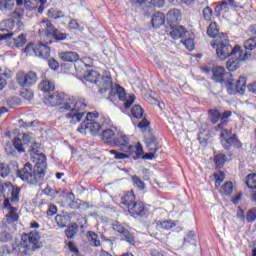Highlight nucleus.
Wrapping results in <instances>:
<instances>
[{
	"instance_id": "f257e3e1",
	"label": "nucleus",
	"mask_w": 256,
	"mask_h": 256,
	"mask_svg": "<svg viewBox=\"0 0 256 256\" xmlns=\"http://www.w3.org/2000/svg\"><path fill=\"white\" fill-rule=\"evenodd\" d=\"M44 103L48 107L59 105L60 111H69L66 114V119H70V123H79L85 117V109H87L85 98H75L59 92L46 95Z\"/></svg>"
},
{
	"instance_id": "f03ea898",
	"label": "nucleus",
	"mask_w": 256,
	"mask_h": 256,
	"mask_svg": "<svg viewBox=\"0 0 256 256\" xmlns=\"http://www.w3.org/2000/svg\"><path fill=\"white\" fill-rule=\"evenodd\" d=\"M30 151L34 153L32 159L36 163L34 167L31 163H26L22 169L17 171V177L29 185H37L43 181L47 173V157L43 153H37V149L34 147Z\"/></svg>"
},
{
	"instance_id": "7ed1b4c3",
	"label": "nucleus",
	"mask_w": 256,
	"mask_h": 256,
	"mask_svg": "<svg viewBox=\"0 0 256 256\" xmlns=\"http://www.w3.org/2000/svg\"><path fill=\"white\" fill-rule=\"evenodd\" d=\"M39 241V234L36 231H32L29 234H23L21 237V242L12 244V250L9 253L12 255H27V248L31 245H37Z\"/></svg>"
},
{
	"instance_id": "20e7f679",
	"label": "nucleus",
	"mask_w": 256,
	"mask_h": 256,
	"mask_svg": "<svg viewBox=\"0 0 256 256\" xmlns=\"http://www.w3.org/2000/svg\"><path fill=\"white\" fill-rule=\"evenodd\" d=\"M19 193H21V188L19 186H13L11 182L0 184V195L5 197L4 209H11V202L17 203L19 201Z\"/></svg>"
},
{
	"instance_id": "39448f33",
	"label": "nucleus",
	"mask_w": 256,
	"mask_h": 256,
	"mask_svg": "<svg viewBox=\"0 0 256 256\" xmlns=\"http://www.w3.org/2000/svg\"><path fill=\"white\" fill-rule=\"evenodd\" d=\"M211 45L214 49H216V55L220 59H227V57H233L234 54H231L233 51V47L229 44V39L227 35L221 34L216 37L212 42Z\"/></svg>"
},
{
	"instance_id": "423d86ee",
	"label": "nucleus",
	"mask_w": 256,
	"mask_h": 256,
	"mask_svg": "<svg viewBox=\"0 0 256 256\" xmlns=\"http://www.w3.org/2000/svg\"><path fill=\"white\" fill-rule=\"evenodd\" d=\"M99 119V113L89 112L86 115V120L78 127V133L85 135L89 131L92 135H97V132L101 129V124L97 122Z\"/></svg>"
},
{
	"instance_id": "0eeeda50",
	"label": "nucleus",
	"mask_w": 256,
	"mask_h": 256,
	"mask_svg": "<svg viewBox=\"0 0 256 256\" xmlns=\"http://www.w3.org/2000/svg\"><path fill=\"white\" fill-rule=\"evenodd\" d=\"M231 55L235 56V58L230 56L231 58L226 62V69H228V71H237L240 61H247V59L251 57V53L242 50L241 46L238 45L233 48Z\"/></svg>"
},
{
	"instance_id": "6e6552de",
	"label": "nucleus",
	"mask_w": 256,
	"mask_h": 256,
	"mask_svg": "<svg viewBox=\"0 0 256 256\" xmlns=\"http://www.w3.org/2000/svg\"><path fill=\"white\" fill-rule=\"evenodd\" d=\"M125 153L117 152V150H110V155H114V159H139L144 153L143 146L140 143L133 145H127L124 150Z\"/></svg>"
},
{
	"instance_id": "1a4fd4ad",
	"label": "nucleus",
	"mask_w": 256,
	"mask_h": 256,
	"mask_svg": "<svg viewBox=\"0 0 256 256\" xmlns=\"http://www.w3.org/2000/svg\"><path fill=\"white\" fill-rule=\"evenodd\" d=\"M39 33H45L46 37L56 39V41H65L67 34L59 31L49 20H42Z\"/></svg>"
},
{
	"instance_id": "9d476101",
	"label": "nucleus",
	"mask_w": 256,
	"mask_h": 256,
	"mask_svg": "<svg viewBox=\"0 0 256 256\" xmlns=\"http://www.w3.org/2000/svg\"><path fill=\"white\" fill-rule=\"evenodd\" d=\"M247 89V78L241 76L235 83V80H231L227 84V91L229 95H235V93H240L243 95Z\"/></svg>"
},
{
	"instance_id": "9b49d317",
	"label": "nucleus",
	"mask_w": 256,
	"mask_h": 256,
	"mask_svg": "<svg viewBox=\"0 0 256 256\" xmlns=\"http://www.w3.org/2000/svg\"><path fill=\"white\" fill-rule=\"evenodd\" d=\"M16 79L20 87H31L37 83V74L33 71H30L27 74L19 72Z\"/></svg>"
},
{
	"instance_id": "f8f14e48",
	"label": "nucleus",
	"mask_w": 256,
	"mask_h": 256,
	"mask_svg": "<svg viewBox=\"0 0 256 256\" xmlns=\"http://www.w3.org/2000/svg\"><path fill=\"white\" fill-rule=\"evenodd\" d=\"M116 93L120 99V101H123V105L125 109H129L133 103H135V95H129L127 96V93H125V88L117 85L116 86Z\"/></svg>"
},
{
	"instance_id": "ddd939ff",
	"label": "nucleus",
	"mask_w": 256,
	"mask_h": 256,
	"mask_svg": "<svg viewBox=\"0 0 256 256\" xmlns=\"http://www.w3.org/2000/svg\"><path fill=\"white\" fill-rule=\"evenodd\" d=\"M113 229H114V231H117L118 233H120V235H122L123 241H127L131 245H133L135 243V238L133 237V234L130 233L129 230L125 229V227H123V225H121V223H119V222L114 223Z\"/></svg>"
},
{
	"instance_id": "4468645a",
	"label": "nucleus",
	"mask_w": 256,
	"mask_h": 256,
	"mask_svg": "<svg viewBox=\"0 0 256 256\" xmlns=\"http://www.w3.org/2000/svg\"><path fill=\"white\" fill-rule=\"evenodd\" d=\"M113 143L116 147H120L121 151H125V147L129 145V137L123 132H117L113 138Z\"/></svg>"
},
{
	"instance_id": "2eb2a0df",
	"label": "nucleus",
	"mask_w": 256,
	"mask_h": 256,
	"mask_svg": "<svg viewBox=\"0 0 256 256\" xmlns=\"http://www.w3.org/2000/svg\"><path fill=\"white\" fill-rule=\"evenodd\" d=\"M144 143L146 144V147L148 151L151 153H157L159 151V142L157 141V138L153 135L146 136L144 139Z\"/></svg>"
},
{
	"instance_id": "dca6fc26",
	"label": "nucleus",
	"mask_w": 256,
	"mask_h": 256,
	"mask_svg": "<svg viewBox=\"0 0 256 256\" xmlns=\"http://www.w3.org/2000/svg\"><path fill=\"white\" fill-rule=\"evenodd\" d=\"M169 35L172 39H175V40L183 39V37H185V35H187V30L185 29V27H183L181 25L171 26Z\"/></svg>"
},
{
	"instance_id": "f3484780",
	"label": "nucleus",
	"mask_w": 256,
	"mask_h": 256,
	"mask_svg": "<svg viewBox=\"0 0 256 256\" xmlns=\"http://www.w3.org/2000/svg\"><path fill=\"white\" fill-rule=\"evenodd\" d=\"M51 56V49L43 42L36 44V57L40 59H48Z\"/></svg>"
},
{
	"instance_id": "a211bd4d",
	"label": "nucleus",
	"mask_w": 256,
	"mask_h": 256,
	"mask_svg": "<svg viewBox=\"0 0 256 256\" xmlns=\"http://www.w3.org/2000/svg\"><path fill=\"white\" fill-rule=\"evenodd\" d=\"M128 211L129 213H132V215L143 217V215L147 213V207H145L143 202H135L130 208H128Z\"/></svg>"
},
{
	"instance_id": "6ab92c4d",
	"label": "nucleus",
	"mask_w": 256,
	"mask_h": 256,
	"mask_svg": "<svg viewBox=\"0 0 256 256\" xmlns=\"http://www.w3.org/2000/svg\"><path fill=\"white\" fill-rule=\"evenodd\" d=\"M100 77L101 74H99V72L95 70H87L83 76L84 81H86V83H91L93 85H97L99 83Z\"/></svg>"
},
{
	"instance_id": "aec40b11",
	"label": "nucleus",
	"mask_w": 256,
	"mask_h": 256,
	"mask_svg": "<svg viewBox=\"0 0 256 256\" xmlns=\"http://www.w3.org/2000/svg\"><path fill=\"white\" fill-rule=\"evenodd\" d=\"M221 143L224 147V149L229 150L233 145H236V147H242L241 141L237 139L236 136H231L230 138H225L221 140Z\"/></svg>"
},
{
	"instance_id": "412c9836",
	"label": "nucleus",
	"mask_w": 256,
	"mask_h": 256,
	"mask_svg": "<svg viewBox=\"0 0 256 256\" xmlns=\"http://www.w3.org/2000/svg\"><path fill=\"white\" fill-rule=\"evenodd\" d=\"M59 57L62 61H66L67 63H75L79 59V54L73 51L61 52Z\"/></svg>"
},
{
	"instance_id": "4be33fe9",
	"label": "nucleus",
	"mask_w": 256,
	"mask_h": 256,
	"mask_svg": "<svg viewBox=\"0 0 256 256\" xmlns=\"http://www.w3.org/2000/svg\"><path fill=\"white\" fill-rule=\"evenodd\" d=\"M166 17L169 23H179L181 21V11L179 9H171Z\"/></svg>"
},
{
	"instance_id": "5701e85b",
	"label": "nucleus",
	"mask_w": 256,
	"mask_h": 256,
	"mask_svg": "<svg viewBox=\"0 0 256 256\" xmlns=\"http://www.w3.org/2000/svg\"><path fill=\"white\" fill-rule=\"evenodd\" d=\"M213 79L216 83H223V77L225 76V68L217 66L212 70Z\"/></svg>"
},
{
	"instance_id": "b1692460",
	"label": "nucleus",
	"mask_w": 256,
	"mask_h": 256,
	"mask_svg": "<svg viewBox=\"0 0 256 256\" xmlns=\"http://www.w3.org/2000/svg\"><path fill=\"white\" fill-rule=\"evenodd\" d=\"M122 203H123V205L128 207V209L133 204H135V192L133 190L127 192L126 195H124V197L122 198Z\"/></svg>"
},
{
	"instance_id": "393cba45",
	"label": "nucleus",
	"mask_w": 256,
	"mask_h": 256,
	"mask_svg": "<svg viewBox=\"0 0 256 256\" xmlns=\"http://www.w3.org/2000/svg\"><path fill=\"white\" fill-rule=\"evenodd\" d=\"M152 26L153 27H161V25H163L165 23V14L161 13V12H156L153 16H152Z\"/></svg>"
},
{
	"instance_id": "a878e982",
	"label": "nucleus",
	"mask_w": 256,
	"mask_h": 256,
	"mask_svg": "<svg viewBox=\"0 0 256 256\" xmlns=\"http://www.w3.org/2000/svg\"><path fill=\"white\" fill-rule=\"evenodd\" d=\"M116 135H117V133H115V131H113V129H105V130H103L100 137H101L102 141H107V143H113V139H115Z\"/></svg>"
},
{
	"instance_id": "bb28decb",
	"label": "nucleus",
	"mask_w": 256,
	"mask_h": 256,
	"mask_svg": "<svg viewBox=\"0 0 256 256\" xmlns=\"http://www.w3.org/2000/svg\"><path fill=\"white\" fill-rule=\"evenodd\" d=\"M74 67L75 70L77 71V73H87V68L91 67V65H87V63H85V61L81 60V59H77L74 62Z\"/></svg>"
},
{
	"instance_id": "cd10ccee",
	"label": "nucleus",
	"mask_w": 256,
	"mask_h": 256,
	"mask_svg": "<svg viewBox=\"0 0 256 256\" xmlns=\"http://www.w3.org/2000/svg\"><path fill=\"white\" fill-rule=\"evenodd\" d=\"M47 15L51 19H63V17H65V13L57 8H50Z\"/></svg>"
},
{
	"instance_id": "c85d7f7f",
	"label": "nucleus",
	"mask_w": 256,
	"mask_h": 256,
	"mask_svg": "<svg viewBox=\"0 0 256 256\" xmlns=\"http://www.w3.org/2000/svg\"><path fill=\"white\" fill-rule=\"evenodd\" d=\"M209 121L215 125L221 119V112L217 109H210L208 111Z\"/></svg>"
},
{
	"instance_id": "c756f323",
	"label": "nucleus",
	"mask_w": 256,
	"mask_h": 256,
	"mask_svg": "<svg viewBox=\"0 0 256 256\" xmlns=\"http://www.w3.org/2000/svg\"><path fill=\"white\" fill-rule=\"evenodd\" d=\"M87 237L92 247H99V245H101V241H99V236L97 235V233L89 231Z\"/></svg>"
},
{
	"instance_id": "7c9ffc66",
	"label": "nucleus",
	"mask_w": 256,
	"mask_h": 256,
	"mask_svg": "<svg viewBox=\"0 0 256 256\" xmlns=\"http://www.w3.org/2000/svg\"><path fill=\"white\" fill-rule=\"evenodd\" d=\"M68 199L69 201H71L68 204L70 209H79V207H81V200L80 199L75 200V194H73V192L68 193Z\"/></svg>"
},
{
	"instance_id": "2f4dec72",
	"label": "nucleus",
	"mask_w": 256,
	"mask_h": 256,
	"mask_svg": "<svg viewBox=\"0 0 256 256\" xmlns=\"http://www.w3.org/2000/svg\"><path fill=\"white\" fill-rule=\"evenodd\" d=\"M39 89H41V91H43L44 93H50V91L55 90V85L50 81L45 80L39 84Z\"/></svg>"
},
{
	"instance_id": "473e14b6",
	"label": "nucleus",
	"mask_w": 256,
	"mask_h": 256,
	"mask_svg": "<svg viewBox=\"0 0 256 256\" xmlns=\"http://www.w3.org/2000/svg\"><path fill=\"white\" fill-rule=\"evenodd\" d=\"M15 6V0H0L1 11H11Z\"/></svg>"
},
{
	"instance_id": "72a5a7b5",
	"label": "nucleus",
	"mask_w": 256,
	"mask_h": 256,
	"mask_svg": "<svg viewBox=\"0 0 256 256\" xmlns=\"http://www.w3.org/2000/svg\"><path fill=\"white\" fill-rule=\"evenodd\" d=\"M111 85H113L111 77L105 76V77L99 78L98 87H102L105 90H107V89H110Z\"/></svg>"
},
{
	"instance_id": "f704fd0d",
	"label": "nucleus",
	"mask_w": 256,
	"mask_h": 256,
	"mask_svg": "<svg viewBox=\"0 0 256 256\" xmlns=\"http://www.w3.org/2000/svg\"><path fill=\"white\" fill-rule=\"evenodd\" d=\"M221 195H231L233 193V182H226L220 188Z\"/></svg>"
},
{
	"instance_id": "c9c22d12",
	"label": "nucleus",
	"mask_w": 256,
	"mask_h": 256,
	"mask_svg": "<svg viewBox=\"0 0 256 256\" xmlns=\"http://www.w3.org/2000/svg\"><path fill=\"white\" fill-rule=\"evenodd\" d=\"M144 110L140 105H135L131 109V115L134 119H141L143 117Z\"/></svg>"
},
{
	"instance_id": "e433bc0d",
	"label": "nucleus",
	"mask_w": 256,
	"mask_h": 256,
	"mask_svg": "<svg viewBox=\"0 0 256 256\" xmlns=\"http://www.w3.org/2000/svg\"><path fill=\"white\" fill-rule=\"evenodd\" d=\"M256 47V38L252 37L244 42V49L241 48L242 51H253Z\"/></svg>"
},
{
	"instance_id": "4c0bfd02",
	"label": "nucleus",
	"mask_w": 256,
	"mask_h": 256,
	"mask_svg": "<svg viewBox=\"0 0 256 256\" xmlns=\"http://www.w3.org/2000/svg\"><path fill=\"white\" fill-rule=\"evenodd\" d=\"M207 34L209 37L215 38L217 35H219V29L217 28V23L212 22L208 26Z\"/></svg>"
},
{
	"instance_id": "58836bf2",
	"label": "nucleus",
	"mask_w": 256,
	"mask_h": 256,
	"mask_svg": "<svg viewBox=\"0 0 256 256\" xmlns=\"http://www.w3.org/2000/svg\"><path fill=\"white\" fill-rule=\"evenodd\" d=\"M225 161H227V156L225 154H218L214 158L215 165L218 169H221V167L225 165Z\"/></svg>"
},
{
	"instance_id": "ea45409f",
	"label": "nucleus",
	"mask_w": 256,
	"mask_h": 256,
	"mask_svg": "<svg viewBox=\"0 0 256 256\" xmlns=\"http://www.w3.org/2000/svg\"><path fill=\"white\" fill-rule=\"evenodd\" d=\"M132 183L134 187H137L140 191L145 190V182H143L137 175L132 176Z\"/></svg>"
},
{
	"instance_id": "a19ab883",
	"label": "nucleus",
	"mask_w": 256,
	"mask_h": 256,
	"mask_svg": "<svg viewBox=\"0 0 256 256\" xmlns=\"http://www.w3.org/2000/svg\"><path fill=\"white\" fill-rule=\"evenodd\" d=\"M246 185L248 189H256V174H249L246 177Z\"/></svg>"
},
{
	"instance_id": "79ce46f5",
	"label": "nucleus",
	"mask_w": 256,
	"mask_h": 256,
	"mask_svg": "<svg viewBox=\"0 0 256 256\" xmlns=\"http://www.w3.org/2000/svg\"><path fill=\"white\" fill-rule=\"evenodd\" d=\"M175 225H177V223L175 222L163 221V222H159L157 224V227H159V229H164L165 231H169V229H173Z\"/></svg>"
},
{
	"instance_id": "37998d69",
	"label": "nucleus",
	"mask_w": 256,
	"mask_h": 256,
	"mask_svg": "<svg viewBox=\"0 0 256 256\" xmlns=\"http://www.w3.org/2000/svg\"><path fill=\"white\" fill-rule=\"evenodd\" d=\"M246 221L247 223H255L256 221V207L251 208L246 213Z\"/></svg>"
},
{
	"instance_id": "c03bdc74",
	"label": "nucleus",
	"mask_w": 256,
	"mask_h": 256,
	"mask_svg": "<svg viewBox=\"0 0 256 256\" xmlns=\"http://www.w3.org/2000/svg\"><path fill=\"white\" fill-rule=\"evenodd\" d=\"M214 177L216 179L215 187H216V189H219V186L221 185V183H223V181H225V172L220 171V172L214 174Z\"/></svg>"
},
{
	"instance_id": "a18cd8bd",
	"label": "nucleus",
	"mask_w": 256,
	"mask_h": 256,
	"mask_svg": "<svg viewBox=\"0 0 256 256\" xmlns=\"http://www.w3.org/2000/svg\"><path fill=\"white\" fill-rule=\"evenodd\" d=\"M37 45L33 44V43H29L25 49H24V53H26V55H37Z\"/></svg>"
},
{
	"instance_id": "49530a36",
	"label": "nucleus",
	"mask_w": 256,
	"mask_h": 256,
	"mask_svg": "<svg viewBox=\"0 0 256 256\" xmlns=\"http://www.w3.org/2000/svg\"><path fill=\"white\" fill-rule=\"evenodd\" d=\"M25 43H27V37L25 36V34H21L16 39H14V45L16 47H23Z\"/></svg>"
},
{
	"instance_id": "de8ad7c7",
	"label": "nucleus",
	"mask_w": 256,
	"mask_h": 256,
	"mask_svg": "<svg viewBox=\"0 0 256 256\" xmlns=\"http://www.w3.org/2000/svg\"><path fill=\"white\" fill-rule=\"evenodd\" d=\"M195 231H190L185 237H184V244L191 243V245H195Z\"/></svg>"
},
{
	"instance_id": "09e8293b",
	"label": "nucleus",
	"mask_w": 256,
	"mask_h": 256,
	"mask_svg": "<svg viewBox=\"0 0 256 256\" xmlns=\"http://www.w3.org/2000/svg\"><path fill=\"white\" fill-rule=\"evenodd\" d=\"M182 43L188 51H193V49H195V40H193V38H187L183 40Z\"/></svg>"
},
{
	"instance_id": "8fccbe9b",
	"label": "nucleus",
	"mask_w": 256,
	"mask_h": 256,
	"mask_svg": "<svg viewBox=\"0 0 256 256\" xmlns=\"http://www.w3.org/2000/svg\"><path fill=\"white\" fill-rule=\"evenodd\" d=\"M10 171L11 170L9 169V166L7 164H0V177H3V179H5V177L9 175Z\"/></svg>"
},
{
	"instance_id": "3c124183",
	"label": "nucleus",
	"mask_w": 256,
	"mask_h": 256,
	"mask_svg": "<svg viewBox=\"0 0 256 256\" xmlns=\"http://www.w3.org/2000/svg\"><path fill=\"white\" fill-rule=\"evenodd\" d=\"M228 9H229V6L225 1L220 2L219 5L215 7L216 13H221L222 11L227 12Z\"/></svg>"
},
{
	"instance_id": "603ef678",
	"label": "nucleus",
	"mask_w": 256,
	"mask_h": 256,
	"mask_svg": "<svg viewBox=\"0 0 256 256\" xmlns=\"http://www.w3.org/2000/svg\"><path fill=\"white\" fill-rule=\"evenodd\" d=\"M13 146L15 147V149H17L19 153L25 152V149H23V144L20 138H14Z\"/></svg>"
},
{
	"instance_id": "864d4df0",
	"label": "nucleus",
	"mask_w": 256,
	"mask_h": 256,
	"mask_svg": "<svg viewBox=\"0 0 256 256\" xmlns=\"http://www.w3.org/2000/svg\"><path fill=\"white\" fill-rule=\"evenodd\" d=\"M12 235L11 233H9L8 231H3L0 234V241H2V243H7V241H11L12 239Z\"/></svg>"
},
{
	"instance_id": "5fc2aeb1",
	"label": "nucleus",
	"mask_w": 256,
	"mask_h": 256,
	"mask_svg": "<svg viewBox=\"0 0 256 256\" xmlns=\"http://www.w3.org/2000/svg\"><path fill=\"white\" fill-rule=\"evenodd\" d=\"M203 17L205 21H209L213 17V10L210 7L204 8Z\"/></svg>"
},
{
	"instance_id": "6e6d98bb",
	"label": "nucleus",
	"mask_w": 256,
	"mask_h": 256,
	"mask_svg": "<svg viewBox=\"0 0 256 256\" xmlns=\"http://www.w3.org/2000/svg\"><path fill=\"white\" fill-rule=\"evenodd\" d=\"M154 7H163L165 0H150ZM170 3H175V0H169Z\"/></svg>"
},
{
	"instance_id": "4d7b16f0",
	"label": "nucleus",
	"mask_w": 256,
	"mask_h": 256,
	"mask_svg": "<svg viewBox=\"0 0 256 256\" xmlns=\"http://www.w3.org/2000/svg\"><path fill=\"white\" fill-rule=\"evenodd\" d=\"M46 214L50 217H53V215H57V206L50 204L48 206V210L46 211Z\"/></svg>"
},
{
	"instance_id": "13d9d810",
	"label": "nucleus",
	"mask_w": 256,
	"mask_h": 256,
	"mask_svg": "<svg viewBox=\"0 0 256 256\" xmlns=\"http://www.w3.org/2000/svg\"><path fill=\"white\" fill-rule=\"evenodd\" d=\"M77 232L75 231V228L73 227H68L65 231V235L68 239H73V237H75V234Z\"/></svg>"
},
{
	"instance_id": "bf43d9fd",
	"label": "nucleus",
	"mask_w": 256,
	"mask_h": 256,
	"mask_svg": "<svg viewBox=\"0 0 256 256\" xmlns=\"http://www.w3.org/2000/svg\"><path fill=\"white\" fill-rule=\"evenodd\" d=\"M48 66L50 67V69H52L53 71H56V69H59V62H57V60L55 59H50L48 61Z\"/></svg>"
},
{
	"instance_id": "052dcab7",
	"label": "nucleus",
	"mask_w": 256,
	"mask_h": 256,
	"mask_svg": "<svg viewBox=\"0 0 256 256\" xmlns=\"http://www.w3.org/2000/svg\"><path fill=\"white\" fill-rule=\"evenodd\" d=\"M68 249L71 251V253H74V255H79V249L77 246H75V243L73 242H68Z\"/></svg>"
},
{
	"instance_id": "680f3d73",
	"label": "nucleus",
	"mask_w": 256,
	"mask_h": 256,
	"mask_svg": "<svg viewBox=\"0 0 256 256\" xmlns=\"http://www.w3.org/2000/svg\"><path fill=\"white\" fill-rule=\"evenodd\" d=\"M6 31H11L15 27V21L13 19L5 20Z\"/></svg>"
},
{
	"instance_id": "e2e57ef3",
	"label": "nucleus",
	"mask_w": 256,
	"mask_h": 256,
	"mask_svg": "<svg viewBox=\"0 0 256 256\" xmlns=\"http://www.w3.org/2000/svg\"><path fill=\"white\" fill-rule=\"evenodd\" d=\"M235 135L231 134V130L223 129L221 132V139H229L230 137H234Z\"/></svg>"
},
{
	"instance_id": "0e129e2a",
	"label": "nucleus",
	"mask_w": 256,
	"mask_h": 256,
	"mask_svg": "<svg viewBox=\"0 0 256 256\" xmlns=\"http://www.w3.org/2000/svg\"><path fill=\"white\" fill-rule=\"evenodd\" d=\"M69 29L79 30V22L75 19H71L68 23Z\"/></svg>"
},
{
	"instance_id": "69168bd1",
	"label": "nucleus",
	"mask_w": 256,
	"mask_h": 256,
	"mask_svg": "<svg viewBox=\"0 0 256 256\" xmlns=\"http://www.w3.org/2000/svg\"><path fill=\"white\" fill-rule=\"evenodd\" d=\"M6 217L9 219V221H17V219H19V215L13 212V210H10L9 214Z\"/></svg>"
},
{
	"instance_id": "338daca9",
	"label": "nucleus",
	"mask_w": 256,
	"mask_h": 256,
	"mask_svg": "<svg viewBox=\"0 0 256 256\" xmlns=\"http://www.w3.org/2000/svg\"><path fill=\"white\" fill-rule=\"evenodd\" d=\"M227 123H228L227 120L221 119V123L216 126V131H223V129L227 127Z\"/></svg>"
},
{
	"instance_id": "774afa93",
	"label": "nucleus",
	"mask_w": 256,
	"mask_h": 256,
	"mask_svg": "<svg viewBox=\"0 0 256 256\" xmlns=\"http://www.w3.org/2000/svg\"><path fill=\"white\" fill-rule=\"evenodd\" d=\"M248 91L250 93H254V95H256V82L248 85Z\"/></svg>"
}]
</instances>
